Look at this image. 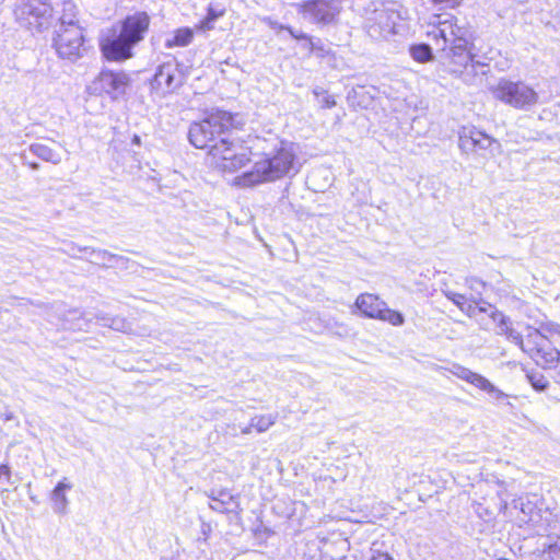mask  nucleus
<instances>
[{"mask_svg": "<svg viewBox=\"0 0 560 560\" xmlns=\"http://www.w3.org/2000/svg\"><path fill=\"white\" fill-rule=\"evenodd\" d=\"M522 514L524 516L520 521L530 525L537 535L545 537L541 560H560V518L548 511L544 514L534 511L530 503L523 504Z\"/></svg>", "mask_w": 560, "mask_h": 560, "instance_id": "3", "label": "nucleus"}, {"mask_svg": "<svg viewBox=\"0 0 560 560\" xmlns=\"http://www.w3.org/2000/svg\"><path fill=\"white\" fill-rule=\"evenodd\" d=\"M401 20L395 2H372L364 14L363 30L374 40H385L397 33Z\"/></svg>", "mask_w": 560, "mask_h": 560, "instance_id": "5", "label": "nucleus"}, {"mask_svg": "<svg viewBox=\"0 0 560 560\" xmlns=\"http://www.w3.org/2000/svg\"><path fill=\"white\" fill-rule=\"evenodd\" d=\"M150 23V15L144 11L126 15L101 38L103 56L109 61L117 62L132 58L133 48L144 39Z\"/></svg>", "mask_w": 560, "mask_h": 560, "instance_id": "1", "label": "nucleus"}, {"mask_svg": "<svg viewBox=\"0 0 560 560\" xmlns=\"http://www.w3.org/2000/svg\"><path fill=\"white\" fill-rule=\"evenodd\" d=\"M241 125L238 115L223 109H213L201 121L190 125L188 139L195 148L207 149L209 152L231 129L238 128Z\"/></svg>", "mask_w": 560, "mask_h": 560, "instance_id": "2", "label": "nucleus"}, {"mask_svg": "<svg viewBox=\"0 0 560 560\" xmlns=\"http://www.w3.org/2000/svg\"><path fill=\"white\" fill-rule=\"evenodd\" d=\"M66 478L59 481L50 493V500L52 502L54 512L57 514H66L68 512L69 500L66 495V491L72 488V485L66 482Z\"/></svg>", "mask_w": 560, "mask_h": 560, "instance_id": "19", "label": "nucleus"}, {"mask_svg": "<svg viewBox=\"0 0 560 560\" xmlns=\"http://www.w3.org/2000/svg\"><path fill=\"white\" fill-rule=\"evenodd\" d=\"M209 154L214 159L220 160L219 164L223 162H230L236 154L233 143L230 141L228 135L222 137L217 144L210 149Z\"/></svg>", "mask_w": 560, "mask_h": 560, "instance_id": "20", "label": "nucleus"}, {"mask_svg": "<svg viewBox=\"0 0 560 560\" xmlns=\"http://www.w3.org/2000/svg\"><path fill=\"white\" fill-rule=\"evenodd\" d=\"M527 377L532 386L538 392L545 390L549 385L548 380L540 373H532Z\"/></svg>", "mask_w": 560, "mask_h": 560, "instance_id": "33", "label": "nucleus"}, {"mask_svg": "<svg viewBox=\"0 0 560 560\" xmlns=\"http://www.w3.org/2000/svg\"><path fill=\"white\" fill-rule=\"evenodd\" d=\"M96 319L100 323V325L104 327H109V325L107 324H110V319H113V317L107 314L100 313L96 315Z\"/></svg>", "mask_w": 560, "mask_h": 560, "instance_id": "38", "label": "nucleus"}, {"mask_svg": "<svg viewBox=\"0 0 560 560\" xmlns=\"http://www.w3.org/2000/svg\"><path fill=\"white\" fill-rule=\"evenodd\" d=\"M183 82L184 73L179 69V65L170 61L162 63L158 68L151 84L153 89L166 93L175 91L182 86Z\"/></svg>", "mask_w": 560, "mask_h": 560, "instance_id": "14", "label": "nucleus"}, {"mask_svg": "<svg viewBox=\"0 0 560 560\" xmlns=\"http://www.w3.org/2000/svg\"><path fill=\"white\" fill-rule=\"evenodd\" d=\"M194 38V30L190 27L177 28L172 37L166 38L165 47L171 49L174 47H186Z\"/></svg>", "mask_w": 560, "mask_h": 560, "instance_id": "23", "label": "nucleus"}, {"mask_svg": "<svg viewBox=\"0 0 560 560\" xmlns=\"http://www.w3.org/2000/svg\"><path fill=\"white\" fill-rule=\"evenodd\" d=\"M298 171L293 144L282 143L272 158L256 162L254 170L244 174L243 183L252 186L264 182H272Z\"/></svg>", "mask_w": 560, "mask_h": 560, "instance_id": "4", "label": "nucleus"}, {"mask_svg": "<svg viewBox=\"0 0 560 560\" xmlns=\"http://www.w3.org/2000/svg\"><path fill=\"white\" fill-rule=\"evenodd\" d=\"M429 35L436 39L438 43L439 39H442L443 46L441 49L445 50L450 42H454L460 36H467L469 32L466 27L457 25V20L454 16L447 15L443 20L439 16L438 25Z\"/></svg>", "mask_w": 560, "mask_h": 560, "instance_id": "16", "label": "nucleus"}, {"mask_svg": "<svg viewBox=\"0 0 560 560\" xmlns=\"http://www.w3.org/2000/svg\"><path fill=\"white\" fill-rule=\"evenodd\" d=\"M447 298L452 300L453 303L456 304L462 311H465V305L467 303L465 295L459 293H448Z\"/></svg>", "mask_w": 560, "mask_h": 560, "instance_id": "36", "label": "nucleus"}, {"mask_svg": "<svg viewBox=\"0 0 560 560\" xmlns=\"http://www.w3.org/2000/svg\"><path fill=\"white\" fill-rule=\"evenodd\" d=\"M477 68H481V65L469 62L467 66L451 67L450 73L466 85H476L479 80Z\"/></svg>", "mask_w": 560, "mask_h": 560, "instance_id": "21", "label": "nucleus"}, {"mask_svg": "<svg viewBox=\"0 0 560 560\" xmlns=\"http://www.w3.org/2000/svg\"><path fill=\"white\" fill-rule=\"evenodd\" d=\"M469 35L460 36L454 42L447 44L448 52L447 58L450 59V68L458 66H467L469 62L475 65H481V74H487L489 71V61L492 57L487 54L479 55L476 51L474 44H469Z\"/></svg>", "mask_w": 560, "mask_h": 560, "instance_id": "7", "label": "nucleus"}, {"mask_svg": "<svg viewBox=\"0 0 560 560\" xmlns=\"http://www.w3.org/2000/svg\"><path fill=\"white\" fill-rule=\"evenodd\" d=\"M252 428H253V427H250V424H249L248 427H246V428L242 429V433H243V434H248V433H250Z\"/></svg>", "mask_w": 560, "mask_h": 560, "instance_id": "45", "label": "nucleus"}, {"mask_svg": "<svg viewBox=\"0 0 560 560\" xmlns=\"http://www.w3.org/2000/svg\"><path fill=\"white\" fill-rule=\"evenodd\" d=\"M479 312L488 313L490 318L497 324V330H501L504 326L511 323L510 317L505 316L502 312L494 308L492 305H488V307L480 306Z\"/></svg>", "mask_w": 560, "mask_h": 560, "instance_id": "27", "label": "nucleus"}, {"mask_svg": "<svg viewBox=\"0 0 560 560\" xmlns=\"http://www.w3.org/2000/svg\"><path fill=\"white\" fill-rule=\"evenodd\" d=\"M247 161H248V159H247L246 154L236 153L230 162H223V164H219V166L223 171L234 172V171L243 167Z\"/></svg>", "mask_w": 560, "mask_h": 560, "instance_id": "32", "label": "nucleus"}, {"mask_svg": "<svg viewBox=\"0 0 560 560\" xmlns=\"http://www.w3.org/2000/svg\"><path fill=\"white\" fill-rule=\"evenodd\" d=\"M480 306H478L479 310ZM477 310V306L471 305L470 303H466L465 311L469 316L474 315Z\"/></svg>", "mask_w": 560, "mask_h": 560, "instance_id": "41", "label": "nucleus"}, {"mask_svg": "<svg viewBox=\"0 0 560 560\" xmlns=\"http://www.w3.org/2000/svg\"><path fill=\"white\" fill-rule=\"evenodd\" d=\"M453 374L458 378L466 381L469 384L474 385L475 387L486 392L497 402L511 406V404L508 401L509 396L501 389L495 387L488 378H486L481 374L472 372L469 369L462 365H455Z\"/></svg>", "mask_w": 560, "mask_h": 560, "instance_id": "13", "label": "nucleus"}, {"mask_svg": "<svg viewBox=\"0 0 560 560\" xmlns=\"http://www.w3.org/2000/svg\"><path fill=\"white\" fill-rule=\"evenodd\" d=\"M354 305L368 318L388 322L393 326H401L405 323L404 315L400 312L388 308L386 303L374 294H360Z\"/></svg>", "mask_w": 560, "mask_h": 560, "instance_id": "9", "label": "nucleus"}, {"mask_svg": "<svg viewBox=\"0 0 560 560\" xmlns=\"http://www.w3.org/2000/svg\"><path fill=\"white\" fill-rule=\"evenodd\" d=\"M108 325L109 328L117 331L127 332L130 330V324L122 317H113V319H110V324Z\"/></svg>", "mask_w": 560, "mask_h": 560, "instance_id": "34", "label": "nucleus"}, {"mask_svg": "<svg viewBox=\"0 0 560 560\" xmlns=\"http://www.w3.org/2000/svg\"><path fill=\"white\" fill-rule=\"evenodd\" d=\"M410 56L418 62H428L433 59L432 48L428 44H417L409 48Z\"/></svg>", "mask_w": 560, "mask_h": 560, "instance_id": "26", "label": "nucleus"}, {"mask_svg": "<svg viewBox=\"0 0 560 560\" xmlns=\"http://www.w3.org/2000/svg\"><path fill=\"white\" fill-rule=\"evenodd\" d=\"M491 91L494 98L516 109L527 110L538 103L537 92L523 81L500 79Z\"/></svg>", "mask_w": 560, "mask_h": 560, "instance_id": "6", "label": "nucleus"}, {"mask_svg": "<svg viewBox=\"0 0 560 560\" xmlns=\"http://www.w3.org/2000/svg\"><path fill=\"white\" fill-rule=\"evenodd\" d=\"M498 335H503L506 337L508 340L512 341L516 346H518L524 352L527 351L526 345L524 343L522 335L513 329L512 323L504 326L501 330H497Z\"/></svg>", "mask_w": 560, "mask_h": 560, "instance_id": "28", "label": "nucleus"}, {"mask_svg": "<svg viewBox=\"0 0 560 560\" xmlns=\"http://www.w3.org/2000/svg\"><path fill=\"white\" fill-rule=\"evenodd\" d=\"M371 560H394V559L387 553H378V555L374 556Z\"/></svg>", "mask_w": 560, "mask_h": 560, "instance_id": "44", "label": "nucleus"}, {"mask_svg": "<svg viewBox=\"0 0 560 560\" xmlns=\"http://www.w3.org/2000/svg\"><path fill=\"white\" fill-rule=\"evenodd\" d=\"M287 30L289 31L290 35L296 39H300V40H305L306 42V47L308 50H313L315 48V43L314 40L305 33L303 32H295L293 28L291 27H287Z\"/></svg>", "mask_w": 560, "mask_h": 560, "instance_id": "35", "label": "nucleus"}, {"mask_svg": "<svg viewBox=\"0 0 560 560\" xmlns=\"http://www.w3.org/2000/svg\"><path fill=\"white\" fill-rule=\"evenodd\" d=\"M10 476H11L10 467L7 465H1L0 466V478H7L9 480Z\"/></svg>", "mask_w": 560, "mask_h": 560, "instance_id": "40", "label": "nucleus"}, {"mask_svg": "<svg viewBox=\"0 0 560 560\" xmlns=\"http://www.w3.org/2000/svg\"><path fill=\"white\" fill-rule=\"evenodd\" d=\"M28 151L34 154L35 156H37L38 159L45 161V162H49L54 165H58L61 163L62 161V156L59 152H57L56 150L51 149L50 147L44 144V143H32L30 147H28Z\"/></svg>", "mask_w": 560, "mask_h": 560, "instance_id": "22", "label": "nucleus"}, {"mask_svg": "<svg viewBox=\"0 0 560 560\" xmlns=\"http://www.w3.org/2000/svg\"><path fill=\"white\" fill-rule=\"evenodd\" d=\"M434 3L438 4H446L448 7H456L460 3L462 0H432Z\"/></svg>", "mask_w": 560, "mask_h": 560, "instance_id": "39", "label": "nucleus"}, {"mask_svg": "<svg viewBox=\"0 0 560 560\" xmlns=\"http://www.w3.org/2000/svg\"><path fill=\"white\" fill-rule=\"evenodd\" d=\"M20 15L31 30L42 32L50 25L52 5L44 0H21Z\"/></svg>", "mask_w": 560, "mask_h": 560, "instance_id": "10", "label": "nucleus"}, {"mask_svg": "<svg viewBox=\"0 0 560 560\" xmlns=\"http://www.w3.org/2000/svg\"><path fill=\"white\" fill-rule=\"evenodd\" d=\"M223 14V9H215L213 7H209L206 18L200 21L198 27L203 32L212 30L213 23Z\"/></svg>", "mask_w": 560, "mask_h": 560, "instance_id": "29", "label": "nucleus"}, {"mask_svg": "<svg viewBox=\"0 0 560 560\" xmlns=\"http://www.w3.org/2000/svg\"><path fill=\"white\" fill-rule=\"evenodd\" d=\"M315 43V48L313 50H311L312 52L313 51H318L319 52V56H323L324 52H326V50L324 49V47L320 45V40L318 39L317 42H314Z\"/></svg>", "mask_w": 560, "mask_h": 560, "instance_id": "42", "label": "nucleus"}, {"mask_svg": "<svg viewBox=\"0 0 560 560\" xmlns=\"http://www.w3.org/2000/svg\"><path fill=\"white\" fill-rule=\"evenodd\" d=\"M341 0H312L303 4L306 19L318 24H329L340 12Z\"/></svg>", "mask_w": 560, "mask_h": 560, "instance_id": "12", "label": "nucleus"}, {"mask_svg": "<svg viewBox=\"0 0 560 560\" xmlns=\"http://www.w3.org/2000/svg\"><path fill=\"white\" fill-rule=\"evenodd\" d=\"M313 94L316 96L322 108H332L336 106L335 97L329 95L323 88H315Z\"/></svg>", "mask_w": 560, "mask_h": 560, "instance_id": "31", "label": "nucleus"}, {"mask_svg": "<svg viewBox=\"0 0 560 560\" xmlns=\"http://www.w3.org/2000/svg\"><path fill=\"white\" fill-rule=\"evenodd\" d=\"M55 33L54 46L60 58L74 62L83 56L86 47L82 27L56 28Z\"/></svg>", "mask_w": 560, "mask_h": 560, "instance_id": "8", "label": "nucleus"}, {"mask_svg": "<svg viewBox=\"0 0 560 560\" xmlns=\"http://www.w3.org/2000/svg\"><path fill=\"white\" fill-rule=\"evenodd\" d=\"M530 339H533L535 347L527 349L526 352L538 365L549 368L559 361L560 352L539 331L536 330L530 334L527 343L530 342Z\"/></svg>", "mask_w": 560, "mask_h": 560, "instance_id": "15", "label": "nucleus"}, {"mask_svg": "<svg viewBox=\"0 0 560 560\" xmlns=\"http://www.w3.org/2000/svg\"><path fill=\"white\" fill-rule=\"evenodd\" d=\"M129 83V78L124 72H114L109 70H103L95 84L98 85L100 90L108 94H122Z\"/></svg>", "mask_w": 560, "mask_h": 560, "instance_id": "17", "label": "nucleus"}, {"mask_svg": "<svg viewBox=\"0 0 560 560\" xmlns=\"http://www.w3.org/2000/svg\"><path fill=\"white\" fill-rule=\"evenodd\" d=\"M81 27L77 19V7L71 1L62 2V13L57 28Z\"/></svg>", "mask_w": 560, "mask_h": 560, "instance_id": "24", "label": "nucleus"}, {"mask_svg": "<svg viewBox=\"0 0 560 560\" xmlns=\"http://www.w3.org/2000/svg\"><path fill=\"white\" fill-rule=\"evenodd\" d=\"M22 159L24 161V164H27L33 171L39 170L40 166L37 162H27L25 155H23Z\"/></svg>", "mask_w": 560, "mask_h": 560, "instance_id": "43", "label": "nucleus"}, {"mask_svg": "<svg viewBox=\"0 0 560 560\" xmlns=\"http://www.w3.org/2000/svg\"><path fill=\"white\" fill-rule=\"evenodd\" d=\"M79 250L89 253L91 256L94 257L93 262H95L102 267H105V268H110L109 264L113 262V259H117L116 254L109 253L106 249H95V248H91V247H83V248H79Z\"/></svg>", "mask_w": 560, "mask_h": 560, "instance_id": "25", "label": "nucleus"}, {"mask_svg": "<svg viewBox=\"0 0 560 560\" xmlns=\"http://www.w3.org/2000/svg\"><path fill=\"white\" fill-rule=\"evenodd\" d=\"M132 143L140 144V137L138 135H135L132 138Z\"/></svg>", "mask_w": 560, "mask_h": 560, "instance_id": "46", "label": "nucleus"}, {"mask_svg": "<svg viewBox=\"0 0 560 560\" xmlns=\"http://www.w3.org/2000/svg\"><path fill=\"white\" fill-rule=\"evenodd\" d=\"M277 415L256 416L250 420V427H254L258 432L267 431L275 424Z\"/></svg>", "mask_w": 560, "mask_h": 560, "instance_id": "30", "label": "nucleus"}, {"mask_svg": "<svg viewBox=\"0 0 560 560\" xmlns=\"http://www.w3.org/2000/svg\"><path fill=\"white\" fill-rule=\"evenodd\" d=\"M117 259H113V262L109 264L110 268H127V264L129 259L127 257L116 255Z\"/></svg>", "mask_w": 560, "mask_h": 560, "instance_id": "37", "label": "nucleus"}, {"mask_svg": "<svg viewBox=\"0 0 560 560\" xmlns=\"http://www.w3.org/2000/svg\"><path fill=\"white\" fill-rule=\"evenodd\" d=\"M458 145L464 153L468 154L480 151H492V147H499V143L475 127H463L458 132Z\"/></svg>", "mask_w": 560, "mask_h": 560, "instance_id": "11", "label": "nucleus"}, {"mask_svg": "<svg viewBox=\"0 0 560 560\" xmlns=\"http://www.w3.org/2000/svg\"><path fill=\"white\" fill-rule=\"evenodd\" d=\"M207 495L211 500L209 508L215 512L233 513L240 509L237 497L230 493L226 489H212Z\"/></svg>", "mask_w": 560, "mask_h": 560, "instance_id": "18", "label": "nucleus"}]
</instances>
